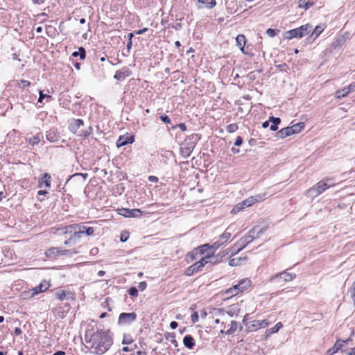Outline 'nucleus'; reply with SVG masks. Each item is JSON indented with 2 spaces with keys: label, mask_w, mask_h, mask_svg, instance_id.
<instances>
[{
  "label": "nucleus",
  "mask_w": 355,
  "mask_h": 355,
  "mask_svg": "<svg viewBox=\"0 0 355 355\" xmlns=\"http://www.w3.org/2000/svg\"><path fill=\"white\" fill-rule=\"evenodd\" d=\"M44 185L46 188H50L51 184V176L48 173H44L42 175V177L39 178L38 180V187H42V185Z\"/></svg>",
  "instance_id": "nucleus-19"
},
{
  "label": "nucleus",
  "mask_w": 355,
  "mask_h": 355,
  "mask_svg": "<svg viewBox=\"0 0 355 355\" xmlns=\"http://www.w3.org/2000/svg\"><path fill=\"white\" fill-rule=\"evenodd\" d=\"M243 138L241 136H238L235 140L234 145L236 146H240L243 144Z\"/></svg>",
  "instance_id": "nucleus-59"
},
{
  "label": "nucleus",
  "mask_w": 355,
  "mask_h": 355,
  "mask_svg": "<svg viewBox=\"0 0 355 355\" xmlns=\"http://www.w3.org/2000/svg\"><path fill=\"white\" fill-rule=\"evenodd\" d=\"M270 121L272 123L270 126V129L271 131H276L278 129V125L281 123V119L279 117H275L273 116L270 117Z\"/></svg>",
  "instance_id": "nucleus-26"
},
{
  "label": "nucleus",
  "mask_w": 355,
  "mask_h": 355,
  "mask_svg": "<svg viewBox=\"0 0 355 355\" xmlns=\"http://www.w3.org/2000/svg\"><path fill=\"white\" fill-rule=\"evenodd\" d=\"M209 250H211V245L209 243L204 244L196 248V254H205V253Z\"/></svg>",
  "instance_id": "nucleus-29"
},
{
  "label": "nucleus",
  "mask_w": 355,
  "mask_h": 355,
  "mask_svg": "<svg viewBox=\"0 0 355 355\" xmlns=\"http://www.w3.org/2000/svg\"><path fill=\"white\" fill-rule=\"evenodd\" d=\"M351 297L354 303V305L355 306V282H354L351 287Z\"/></svg>",
  "instance_id": "nucleus-53"
},
{
  "label": "nucleus",
  "mask_w": 355,
  "mask_h": 355,
  "mask_svg": "<svg viewBox=\"0 0 355 355\" xmlns=\"http://www.w3.org/2000/svg\"><path fill=\"white\" fill-rule=\"evenodd\" d=\"M55 297L60 301H63L66 297V292L64 291H58L55 294Z\"/></svg>",
  "instance_id": "nucleus-43"
},
{
  "label": "nucleus",
  "mask_w": 355,
  "mask_h": 355,
  "mask_svg": "<svg viewBox=\"0 0 355 355\" xmlns=\"http://www.w3.org/2000/svg\"><path fill=\"white\" fill-rule=\"evenodd\" d=\"M71 55L75 58L79 56L80 59L83 60L86 58V51L84 47L80 46L78 48V51H73Z\"/></svg>",
  "instance_id": "nucleus-27"
},
{
  "label": "nucleus",
  "mask_w": 355,
  "mask_h": 355,
  "mask_svg": "<svg viewBox=\"0 0 355 355\" xmlns=\"http://www.w3.org/2000/svg\"><path fill=\"white\" fill-rule=\"evenodd\" d=\"M159 118H160V120L163 123H164L166 124L171 123V119L169 118L168 116H167V115H161Z\"/></svg>",
  "instance_id": "nucleus-52"
},
{
  "label": "nucleus",
  "mask_w": 355,
  "mask_h": 355,
  "mask_svg": "<svg viewBox=\"0 0 355 355\" xmlns=\"http://www.w3.org/2000/svg\"><path fill=\"white\" fill-rule=\"evenodd\" d=\"M191 321L193 323H196L198 321L199 316L197 312H193L191 315Z\"/></svg>",
  "instance_id": "nucleus-58"
},
{
  "label": "nucleus",
  "mask_w": 355,
  "mask_h": 355,
  "mask_svg": "<svg viewBox=\"0 0 355 355\" xmlns=\"http://www.w3.org/2000/svg\"><path fill=\"white\" fill-rule=\"evenodd\" d=\"M77 252H76L75 250H60L59 249V256H62V255H69V256H71L73 254H76Z\"/></svg>",
  "instance_id": "nucleus-41"
},
{
  "label": "nucleus",
  "mask_w": 355,
  "mask_h": 355,
  "mask_svg": "<svg viewBox=\"0 0 355 355\" xmlns=\"http://www.w3.org/2000/svg\"><path fill=\"white\" fill-rule=\"evenodd\" d=\"M166 339L168 340H170L171 343L174 345L175 347H177L178 346V342L177 340H175V333H168L166 335Z\"/></svg>",
  "instance_id": "nucleus-36"
},
{
  "label": "nucleus",
  "mask_w": 355,
  "mask_h": 355,
  "mask_svg": "<svg viewBox=\"0 0 355 355\" xmlns=\"http://www.w3.org/2000/svg\"><path fill=\"white\" fill-rule=\"evenodd\" d=\"M237 130H238V125L236 123L229 124L227 126V132H229L230 133L234 132Z\"/></svg>",
  "instance_id": "nucleus-48"
},
{
  "label": "nucleus",
  "mask_w": 355,
  "mask_h": 355,
  "mask_svg": "<svg viewBox=\"0 0 355 355\" xmlns=\"http://www.w3.org/2000/svg\"><path fill=\"white\" fill-rule=\"evenodd\" d=\"M266 193L264 194H258L254 196H250V198H252V205H254L255 202H261L264 199V197L266 196Z\"/></svg>",
  "instance_id": "nucleus-38"
},
{
  "label": "nucleus",
  "mask_w": 355,
  "mask_h": 355,
  "mask_svg": "<svg viewBox=\"0 0 355 355\" xmlns=\"http://www.w3.org/2000/svg\"><path fill=\"white\" fill-rule=\"evenodd\" d=\"M209 254H207V256L202 257L200 261H196L198 264H200V263H202V268L205 266L207 263H209Z\"/></svg>",
  "instance_id": "nucleus-51"
},
{
  "label": "nucleus",
  "mask_w": 355,
  "mask_h": 355,
  "mask_svg": "<svg viewBox=\"0 0 355 355\" xmlns=\"http://www.w3.org/2000/svg\"><path fill=\"white\" fill-rule=\"evenodd\" d=\"M348 94L349 92H347L346 88L344 87L343 89L338 90L336 92V96L338 98H341L346 96Z\"/></svg>",
  "instance_id": "nucleus-39"
},
{
  "label": "nucleus",
  "mask_w": 355,
  "mask_h": 355,
  "mask_svg": "<svg viewBox=\"0 0 355 355\" xmlns=\"http://www.w3.org/2000/svg\"><path fill=\"white\" fill-rule=\"evenodd\" d=\"M279 32V30H278V29L268 28L267 31H266V34L270 37H273L275 35H277Z\"/></svg>",
  "instance_id": "nucleus-44"
},
{
  "label": "nucleus",
  "mask_w": 355,
  "mask_h": 355,
  "mask_svg": "<svg viewBox=\"0 0 355 355\" xmlns=\"http://www.w3.org/2000/svg\"><path fill=\"white\" fill-rule=\"evenodd\" d=\"M129 238V234L126 232L121 234L120 240L121 242H125Z\"/></svg>",
  "instance_id": "nucleus-54"
},
{
  "label": "nucleus",
  "mask_w": 355,
  "mask_h": 355,
  "mask_svg": "<svg viewBox=\"0 0 355 355\" xmlns=\"http://www.w3.org/2000/svg\"><path fill=\"white\" fill-rule=\"evenodd\" d=\"M296 277L295 273L288 272L286 270L277 273L270 277L269 282L275 285L282 286L285 283L292 281Z\"/></svg>",
  "instance_id": "nucleus-5"
},
{
  "label": "nucleus",
  "mask_w": 355,
  "mask_h": 355,
  "mask_svg": "<svg viewBox=\"0 0 355 355\" xmlns=\"http://www.w3.org/2000/svg\"><path fill=\"white\" fill-rule=\"evenodd\" d=\"M148 180L150 182H157L159 180L158 178L154 175L148 176Z\"/></svg>",
  "instance_id": "nucleus-63"
},
{
  "label": "nucleus",
  "mask_w": 355,
  "mask_h": 355,
  "mask_svg": "<svg viewBox=\"0 0 355 355\" xmlns=\"http://www.w3.org/2000/svg\"><path fill=\"white\" fill-rule=\"evenodd\" d=\"M283 327L281 322H277L273 327L268 329L266 331V339L268 338L271 334L277 333Z\"/></svg>",
  "instance_id": "nucleus-24"
},
{
  "label": "nucleus",
  "mask_w": 355,
  "mask_h": 355,
  "mask_svg": "<svg viewBox=\"0 0 355 355\" xmlns=\"http://www.w3.org/2000/svg\"><path fill=\"white\" fill-rule=\"evenodd\" d=\"M293 135V130L290 126L284 128L277 132V137L284 139L288 136Z\"/></svg>",
  "instance_id": "nucleus-20"
},
{
  "label": "nucleus",
  "mask_w": 355,
  "mask_h": 355,
  "mask_svg": "<svg viewBox=\"0 0 355 355\" xmlns=\"http://www.w3.org/2000/svg\"><path fill=\"white\" fill-rule=\"evenodd\" d=\"M137 318V315L135 312L121 313L118 319L119 325H129L133 323Z\"/></svg>",
  "instance_id": "nucleus-8"
},
{
  "label": "nucleus",
  "mask_w": 355,
  "mask_h": 355,
  "mask_svg": "<svg viewBox=\"0 0 355 355\" xmlns=\"http://www.w3.org/2000/svg\"><path fill=\"white\" fill-rule=\"evenodd\" d=\"M85 341L89 345L91 353L96 355H102L107 352L113 344V339L110 331L103 329L90 333L86 331Z\"/></svg>",
  "instance_id": "nucleus-1"
},
{
  "label": "nucleus",
  "mask_w": 355,
  "mask_h": 355,
  "mask_svg": "<svg viewBox=\"0 0 355 355\" xmlns=\"http://www.w3.org/2000/svg\"><path fill=\"white\" fill-rule=\"evenodd\" d=\"M131 74V71L127 68L124 67L121 70H118L116 71L114 78L117 80H123L126 77H128Z\"/></svg>",
  "instance_id": "nucleus-18"
},
{
  "label": "nucleus",
  "mask_w": 355,
  "mask_h": 355,
  "mask_svg": "<svg viewBox=\"0 0 355 355\" xmlns=\"http://www.w3.org/2000/svg\"><path fill=\"white\" fill-rule=\"evenodd\" d=\"M67 228L76 230L77 228L79 231H81L82 234H86L87 236H91L94 232V229L92 227H86L80 224H73L69 226Z\"/></svg>",
  "instance_id": "nucleus-11"
},
{
  "label": "nucleus",
  "mask_w": 355,
  "mask_h": 355,
  "mask_svg": "<svg viewBox=\"0 0 355 355\" xmlns=\"http://www.w3.org/2000/svg\"><path fill=\"white\" fill-rule=\"evenodd\" d=\"M74 230V233L71 236V239H73V241L75 242V243H76L78 240L80 239V238L81 237V231H79L77 228H76V230Z\"/></svg>",
  "instance_id": "nucleus-40"
},
{
  "label": "nucleus",
  "mask_w": 355,
  "mask_h": 355,
  "mask_svg": "<svg viewBox=\"0 0 355 355\" xmlns=\"http://www.w3.org/2000/svg\"><path fill=\"white\" fill-rule=\"evenodd\" d=\"M232 225L228 226L223 234H221V238L224 239V242L226 243L228 241V239L231 236V230H232Z\"/></svg>",
  "instance_id": "nucleus-34"
},
{
  "label": "nucleus",
  "mask_w": 355,
  "mask_h": 355,
  "mask_svg": "<svg viewBox=\"0 0 355 355\" xmlns=\"http://www.w3.org/2000/svg\"><path fill=\"white\" fill-rule=\"evenodd\" d=\"M119 214L127 218H137L141 216L143 211L139 209L122 208L119 209Z\"/></svg>",
  "instance_id": "nucleus-10"
},
{
  "label": "nucleus",
  "mask_w": 355,
  "mask_h": 355,
  "mask_svg": "<svg viewBox=\"0 0 355 355\" xmlns=\"http://www.w3.org/2000/svg\"><path fill=\"white\" fill-rule=\"evenodd\" d=\"M239 262H240V259H232L229 261V265L230 266H236L239 264Z\"/></svg>",
  "instance_id": "nucleus-56"
},
{
  "label": "nucleus",
  "mask_w": 355,
  "mask_h": 355,
  "mask_svg": "<svg viewBox=\"0 0 355 355\" xmlns=\"http://www.w3.org/2000/svg\"><path fill=\"white\" fill-rule=\"evenodd\" d=\"M251 285V282L248 279H243L239 281V282L234 285L232 287L230 288L226 291V294L229 296H234L238 295L239 293L243 292V291L247 290Z\"/></svg>",
  "instance_id": "nucleus-6"
},
{
  "label": "nucleus",
  "mask_w": 355,
  "mask_h": 355,
  "mask_svg": "<svg viewBox=\"0 0 355 355\" xmlns=\"http://www.w3.org/2000/svg\"><path fill=\"white\" fill-rule=\"evenodd\" d=\"M269 324V322L268 320H254L252 322V324L248 326V329L250 331H257L259 329L264 328Z\"/></svg>",
  "instance_id": "nucleus-15"
},
{
  "label": "nucleus",
  "mask_w": 355,
  "mask_h": 355,
  "mask_svg": "<svg viewBox=\"0 0 355 355\" xmlns=\"http://www.w3.org/2000/svg\"><path fill=\"white\" fill-rule=\"evenodd\" d=\"M176 127H178L183 132L187 130V125L184 123H180L175 126H173L172 128L175 129Z\"/></svg>",
  "instance_id": "nucleus-57"
},
{
  "label": "nucleus",
  "mask_w": 355,
  "mask_h": 355,
  "mask_svg": "<svg viewBox=\"0 0 355 355\" xmlns=\"http://www.w3.org/2000/svg\"><path fill=\"white\" fill-rule=\"evenodd\" d=\"M60 138V133L55 128H52L46 132V139L51 143L58 141Z\"/></svg>",
  "instance_id": "nucleus-12"
},
{
  "label": "nucleus",
  "mask_w": 355,
  "mask_h": 355,
  "mask_svg": "<svg viewBox=\"0 0 355 355\" xmlns=\"http://www.w3.org/2000/svg\"><path fill=\"white\" fill-rule=\"evenodd\" d=\"M290 127L293 130V134H296L300 132L304 128V123L300 122Z\"/></svg>",
  "instance_id": "nucleus-31"
},
{
  "label": "nucleus",
  "mask_w": 355,
  "mask_h": 355,
  "mask_svg": "<svg viewBox=\"0 0 355 355\" xmlns=\"http://www.w3.org/2000/svg\"><path fill=\"white\" fill-rule=\"evenodd\" d=\"M329 186L324 181H320L315 186L309 190L311 193H315V196H318L323 193Z\"/></svg>",
  "instance_id": "nucleus-13"
},
{
  "label": "nucleus",
  "mask_w": 355,
  "mask_h": 355,
  "mask_svg": "<svg viewBox=\"0 0 355 355\" xmlns=\"http://www.w3.org/2000/svg\"><path fill=\"white\" fill-rule=\"evenodd\" d=\"M45 255L48 258L54 259L59 256V248H51L45 252Z\"/></svg>",
  "instance_id": "nucleus-25"
},
{
  "label": "nucleus",
  "mask_w": 355,
  "mask_h": 355,
  "mask_svg": "<svg viewBox=\"0 0 355 355\" xmlns=\"http://www.w3.org/2000/svg\"><path fill=\"white\" fill-rule=\"evenodd\" d=\"M236 42L237 46L240 48L241 51L243 53H245V52L244 51L245 44L246 43V38H245V35H239L236 37Z\"/></svg>",
  "instance_id": "nucleus-23"
},
{
  "label": "nucleus",
  "mask_w": 355,
  "mask_h": 355,
  "mask_svg": "<svg viewBox=\"0 0 355 355\" xmlns=\"http://www.w3.org/2000/svg\"><path fill=\"white\" fill-rule=\"evenodd\" d=\"M225 243L224 241H220L219 240H217L215 242H214L211 245V250H213V253L214 252V251L216 250H217L218 248H219L220 246H222L223 245H224Z\"/></svg>",
  "instance_id": "nucleus-42"
},
{
  "label": "nucleus",
  "mask_w": 355,
  "mask_h": 355,
  "mask_svg": "<svg viewBox=\"0 0 355 355\" xmlns=\"http://www.w3.org/2000/svg\"><path fill=\"white\" fill-rule=\"evenodd\" d=\"M80 175L84 177L85 179H86L87 176V174L76 173V174L70 176V178L67 180V182H69L71 179L76 178V177H78V176H80Z\"/></svg>",
  "instance_id": "nucleus-62"
},
{
  "label": "nucleus",
  "mask_w": 355,
  "mask_h": 355,
  "mask_svg": "<svg viewBox=\"0 0 355 355\" xmlns=\"http://www.w3.org/2000/svg\"><path fill=\"white\" fill-rule=\"evenodd\" d=\"M349 341H351L350 338L345 340L338 339L334 345L327 351V355H333L339 350H341L343 352L344 351H343V348L345 347L346 345Z\"/></svg>",
  "instance_id": "nucleus-9"
},
{
  "label": "nucleus",
  "mask_w": 355,
  "mask_h": 355,
  "mask_svg": "<svg viewBox=\"0 0 355 355\" xmlns=\"http://www.w3.org/2000/svg\"><path fill=\"white\" fill-rule=\"evenodd\" d=\"M133 342V339L132 338L130 335L124 334L122 344L128 345L131 344Z\"/></svg>",
  "instance_id": "nucleus-45"
},
{
  "label": "nucleus",
  "mask_w": 355,
  "mask_h": 355,
  "mask_svg": "<svg viewBox=\"0 0 355 355\" xmlns=\"http://www.w3.org/2000/svg\"><path fill=\"white\" fill-rule=\"evenodd\" d=\"M200 138V135L196 133L185 138L180 147V154L184 158H188L191 155Z\"/></svg>",
  "instance_id": "nucleus-3"
},
{
  "label": "nucleus",
  "mask_w": 355,
  "mask_h": 355,
  "mask_svg": "<svg viewBox=\"0 0 355 355\" xmlns=\"http://www.w3.org/2000/svg\"><path fill=\"white\" fill-rule=\"evenodd\" d=\"M146 287L147 284L146 282L144 281L139 283L137 289L140 290L141 291H143L146 288Z\"/></svg>",
  "instance_id": "nucleus-55"
},
{
  "label": "nucleus",
  "mask_w": 355,
  "mask_h": 355,
  "mask_svg": "<svg viewBox=\"0 0 355 355\" xmlns=\"http://www.w3.org/2000/svg\"><path fill=\"white\" fill-rule=\"evenodd\" d=\"M199 3L205 4L207 8L211 9L214 8L216 4V0H198Z\"/></svg>",
  "instance_id": "nucleus-33"
},
{
  "label": "nucleus",
  "mask_w": 355,
  "mask_h": 355,
  "mask_svg": "<svg viewBox=\"0 0 355 355\" xmlns=\"http://www.w3.org/2000/svg\"><path fill=\"white\" fill-rule=\"evenodd\" d=\"M265 228H260L257 230V227H254L250 230L248 233L244 236L241 237L232 248V254L237 253L243 250L249 243H252L255 239L260 236L261 234L265 232Z\"/></svg>",
  "instance_id": "nucleus-2"
},
{
  "label": "nucleus",
  "mask_w": 355,
  "mask_h": 355,
  "mask_svg": "<svg viewBox=\"0 0 355 355\" xmlns=\"http://www.w3.org/2000/svg\"><path fill=\"white\" fill-rule=\"evenodd\" d=\"M73 239H71V238L70 237L69 239H67V240H66V241H64V245H74V244H76V243H75V242L73 241Z\"/></svg>",
  "instance_id": "nucleus-64"
},
{
  "label": "nucleus",
  "mask_w": 355,
  "mask_h": 355,
  "mask_svg": "<svg viewBox=\"0 0 355 355\" xmlns=\"http://www.w3.org/2000/svg\"><path fill=\"white\" fill-rule=\"evenodd\" d=\"M135 141V137L133 135H124L119 137L116 145L118 148L124 146L128 144H132Z\"/></svg>",
  "instance_id": "nucleus-14"
},
{
  "label": "nucleus",
  "mask_w": 355,
  "mask_h": 355,
  "mask_svg": "<svg viewBox=\"0 0 355 355\" xmlns=\"http://www.w3.org/2000/svg\"><path fill=\"white\" fill-rule=\"evenodd\" d=\"M349 93L355 91V82L351 83L349 85L345 87Z\"/></svg>",
  "instance_id": "nucleus-60"
},
{
  "label": "nucleus",
  "mask_w": 355,
  "mask_h": 355,
  "mask_svg": "<svg viewBox=\"0 0 355 355\" xmlns=\"http://www.w3.org/2000/svg\"><path fill=\"white\" fill-rule=\"evenodd\" d=\"M50 286L49 282L44 280L38 286L34 287L27 292H23L22 296L24 299L32 298L36 295L46 291Z\"/></svg>",
  "instance_id": "nucleus-7"
},
{
  "label": "nucleus",
  "mask_w": 355,
  "mask_h": 355,
  "mask_svg": "<svg viewBox=\"0 0 355 355\" xmlns=\"http://www.w3.org/2000/svg\"><path fill=\"white\" fill-rule=\"evenodd\" d=\"M40 139L38 136L34 137L30 141V144L32 145L37 144L40 142Z\"/></svg>",
  "instance_id": "nucleus-61"
},
{
  "label": "nucleus",
  "mask_w": 355,
  "mask_h": 355,
  "mask_svg": "<svg viewBox=\"0 0 355 355\" xmlns=\"http://www.w3.org/2000/svg\"><path fill=\"white\" fill-rule=\"evenodd\" d=\"M128 293L131 297H137L138 295V289L137 288L132 286L129 288Z\"/></svg>",
  "instance_id": "nucleus-50"
},
{
  "label": "nucleus",
  "mask_w": 355,
  "mask_h": 355,
  "mask_svg": "<svg viewBox=\"0 0 355 355\" xmlns=\"http://www.w3.org/2000/svg\"><path fill=\"white\" fill-rule=\"evenodd\" d=\"M209 257H210V259H209L210 261H209V263H211V265H216V264L220 263L218 257H215L214 253L212 254H209Z\"/></svg>",
  "instance_id": "nucleus-49"
},
{
  "label": "nucleus",
  "mask_w": 355,
  "mask_h": 355,
  "mask_svg": "<svg viewBox=\"0 0 355 355\" xmlns=\"http://www.w3.org/2000/svg\"><path fill=\"white\" fill-rule=\"evenodd\" d=\"M323 31H324V26L323 25H318L313 30L311 36L315 35L314 39H315L322 33Z\"/></svg>",
  "instance_id": "nucleus-32"
},
{
  "label": "nucleus",
  "mask_w": 355,
  "mask_h": 355,
  "mask_svg": "<svg viewBox=\"0 0 355 355\" xmlns=\"http://www.w3.org/2000/svg\"><path fill=\"white\" fill-rule=\"evenodd\" d=\"M92 132L93 128L89 126L86 130L82 131L79 135L81 137H87L92 134Z\"/></svg>",
  "instance_id": "nucleus-46"
},
{
  "label": "nucleus",
  "mask_w": 355,
  "mask_h": 355,
  "mask_svg": "<svg viewBox=\"0 0 355 355\" xmlns=\"http://www.w3.org/2000/svg\"><path fill=\"white\" fill-rule=\"evenodd\" d=\"M314 5L313 1L311 0H299L298 6L301 8H304V10H308L311 8Z\"/></svg>",
  "instance_id": "nucleus-28"
},
{
  "label": "nucleus",
  "mask_w": 355,
  "mask_h": 355,
  "mask_svg": "<svg viewBox=\"0 0 355 355\" xmlns=\"http://www.w3.org/2000/svg\"><path fill=\"white\" fill-rule=\"evenodd\" d=\"M202 263L198 264L197 262L190 266L186 270L185 274L187 276L193 275L194 273L198 272L202 270Z\"/></svg>",
  "instance_id": "nucleus-21"
},
{
  "label": "nucleus",
  "mask_w": 355,
  "mask_h": 355,
  "mask_svg": "<svg viewBox=\"0 0 355 355\" xmlns=\"http://www.w3.org/2000/svg\"><path fill=\"white\" fill-rule=\"evenodd\" d=\"M84 125V121L83 119H73L71 122L69 124V130L71 132L76 134L78 129Z\"/></svg>",
  "instance_id": "nucleus-17"
},
{
  "label": "nucleus",
  "mask_w": 355,
  "mask_h": 355,
  "mask_svg": "<svg viewBox=\"0 0 355 355\" xmlns=\"http://www.w3.org/2000/svg\"><path fill=\"white\" fill-rule=\"evenodd\" d=\"M30 85H31V82H29L28 80H21L18 83V87L19 88H21V89H24L26 87H28Z\"/></svg>",
  "instance_id": "nucleus-47"
},
{
  "label": "nucleus",
  "mask_w": 355,
  "mask_h": 355,
  "mask_svg": "<svg viewBox=\"0 0 355 355\" xmlns=\"http://www.w3.org/2000/svg\"><path fill=\"white\" fill-rule=\"evenodd\" d=\"M345 42V37L344 35H339L336 41L333 43V46L334 49L341 47L343 44Z\"/></svg>",
  "instance_id": "nucleus-30"
},
{
  "label": "nucleus",
  "mask_w": 355,
  "mask_h": 355,
  "mask_svg": "<svg viewBox=\"0 0 355 355\" xmlns=\"http://www.w3.org/2000/svg\"><path fill=\"white\" fill-rule=\"evenodd\" d=\"M183 344L187 348L191 349L195 346L196 343L193 336L190 334H188L184 337Z\"/></svg>",
  "instance_id": "nucleus-22"
},
{
  "label": "nucleus",
  "mask_w": 355,
  "mask_h": 355,
  "mask_svg": "<svg viewBox=\"0 0 355 355\" xmlns=\"http://www.w3.org/2000/svg\"><path fill=\"white\" fill-rule=\"evenodd\" d=\"M312 26L310 24L302 25L298 28L289 30L284 34V38L292 40L293 38H302L311 31Z\"/></svg>",
  "instance_id": "nucleus-4"
},
{
  "label": "nucleus",
  "mask_w": 355,
  "mask_h": 355,
  "mask_svg": "<svg viewBox=\"0 0 355 355\" xmlns=\"http://www.w3.org/2000/svg\"><path fill=\"white\" fill-rule=\"evenodd\" d=\"M237 328V322L233 320L231 322L230 327L226 330L225 334L228 335L233 334L236 331Z\"/></svg>",
  "instance_id": "nucleus-35"
},
{
  "label": "nucleus",
  "mask_w": 355,
  "mask_h": 355,
  "mask_svg": "<svg viewBox=\"0 0 355 355\" xmlns=\"http://www.w3.org/2000/svg\"><path fill=\"white\" fill-rule=\"evenodd\" d=\"M44 98H46V101H49V100L51 99V96L48 95V94H44L42 91L40 90L39 91V98H38L37 103H43V100Z\"/></svg>",
  "instance_id": "nucleus-37"
},
{
  "label": "nucleus",
  "mask_w": 355,
  "mask_h": 355,
  "mask_svg": "<svg viewBox=\"0 0 355 355\" xmlns=\"http://www.w3.org/2000/svg\"><path fill=\"white\" fill-rule=\"evenodd\" d=\"M252 198H250L249 197L247 199L243 200L242 202L236 204L234 206V207L232 209L231 212L236 214V213L241 211L242 209H243L245 207H248L250 206H252Z\"/></svg>",
  "instance_id": "nucleus-16"
}]
</instances>
